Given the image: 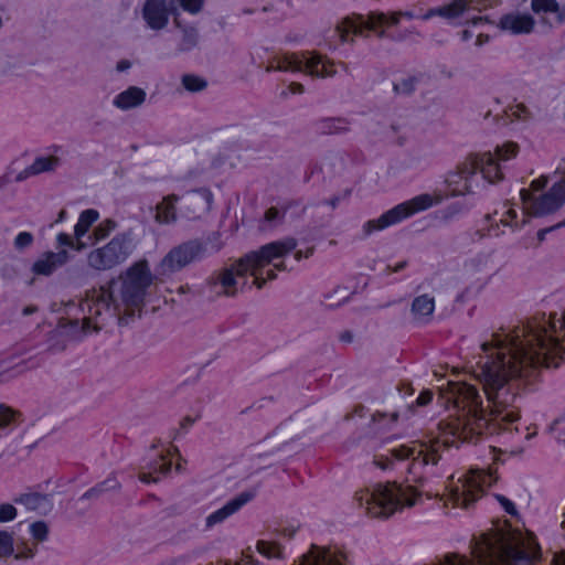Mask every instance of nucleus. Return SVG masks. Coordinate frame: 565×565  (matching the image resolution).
I'll list each match as a JSON object with an SVG mask.
<instances>
[{
  "instance_id": "obj_23",
  "label": "nucleus",
  "mask_w": 565,
  "mask_h": 565,
  "mask_svg": "<svg viewBox=\"0 0 565 565\" xmlns=\"http://www.w3.org/2000/svg\"><path fill=\"white\" fill-rule=\"evenodd\" d=\"M145 99L146 92L142 88L130 86L115 97L114 105L121 110H128L143 104Z\"/></svg>"
},
{
  "instance_id": "obj_25",
  "label": "nucleus",
  "mask_w": 565,
  "mask_h": 565,
  "mask_svg": "<svg viewBox=\"0 0 565 565\" xmlns=\"http://www.w3.org/2000/svg\"><path fill=\"white\" fill-rule=\"evenodd\" d=\"M477 171H480V154L477 153L469 154L466 160L458 166L452 177H461L466 181L465 191L460 192V194L472 192L468 181Z\"/></svg>"
},
{
  "instance_id": "obj_58",
  "label": "nucleus",
  "mask_w": 565,
  "mask_h": 565,
  "mask_svg": "<svg viewBox=\"0 0 565 565\" xmlns=\"http://www.w3.org/2000/svg\"><path fill=\"white\" fill-rule=\"evenodd\" d=\"M489 42V35L487 34H479L476 40L477 46H482L483 44Z\"/></svg>"
},
{
  "instance_id": "obj_9",
  "label": "nucleus",
  "mask_w": 565,
  "mask_h": 565,
  "mask_svg": "<svg viewBox=\"0 0 565 565\" xmlns=\"http://www.w3.org/2000/svg\"><path fill=\"white\" fill-rule=\"evenodd\" d=\"M433 205L434 199L431 195H417L407 202L396 205L382 214L379 218L366 222L363 226V232L365 235H370L374 231L384 230L387 226L396 224L417 212L425 211Z\"/></svg>"
},
{
  "instance_id": "obj_36",
  "label": "nucleus",
  "mask_w": 565,
  "mask_h": 565,
  "mask_svg": "<svg viewBox=\"0 0 565 565\" xmlns=\"http://www.w3.org/2000/svg\"><path fill=\"white\" fill-rule=\"evenodd\" d=\"M532 10L537 13H555L558 11V3L556 0H532Z\"/></svg>"
},
{
  "instance_id": "obj_30",
  "label": "nucleus",
  "mask_w": 565,
  "mask_h": 565,
  "mask_svg": "<svg viewBox=\"0 0 565 565\" xmlns=\"http://www.w3.org/2000/svg\"><path fill=\"white\" fill-rule=\"evenodd\" d=\"M60 164V158L55 156L50 157H39L31 164V169L34 175H38L43 172H52Z\"/></svg>"
},
{
  "instance_id": "obj_55",
  "label": "nucleus",
  "mask_w": 565,
  "mask_h": 565,
  "mask_svg": "<svg viewBox=\"0 0 565 565\" xmlns=\"http://www.w3.org/2000/svg\"><path fill=\"white\" fill-rule=\"evenodd\" d=\"M183 561V557H168L160 562L158 565H180Z\"/></svg>"
},
{
  "instance_id": "obj_27",
  "label": "nucleus",
  "mask_w": 565,
  "mask_h": 565,
  "mask_svg": "<svg viewBox=\"0 0 565 565\" xmlns=\"http://www.w3.org/2000/svg\"><path fill=\"white\" fill-rule=\"evenodd\" d=\"M121 489V483L118 481L117 477L111 473L108 478H106L104 481L97 483L92 489L87 490L83 494V499H93L97 498L100 494L105 492H117Z\"/></svg>"
},
{
  "instance_id": "obj_41",
  "label": "nucleus",
  "mask_w": 565,
  "mask_h": 565,
  "mask_svg": "<svg viewBox=\"0 0 565 565\" xmlns=\"http://www.w3.org/2000/svg\"><path fill=\"white\" fill-rule=\"evenodd\" d=\"M34 242V237L30 232H21L19 233L13 242L14 248L17 250H23L30 247Z\"/></svg>"
},
{
  "instance_id": "obj_1",
  "label": "nucleus",
  "mask_w": 565,
  "mask_h": 565,
  "mask_svg": "<svg viewBox=\"0 0 565 565\" xmlns=\"http://www.w3.org/2000/svg\"><path fill=\"white\" fill-rule=\"evenodd\" d=\"M565 338V311L546 316L540 313L518 327L511 333L501 337L493 334L492 342L481 345L482 353L477 355L471 373L482 385L489 403L482 407L478 390L466 383L448 382L447 390L440 393L447 402L467 413L461 417L441 420L438 424L439 435L429 446L420 449L411 448V473L416 476L418 469L428 463L437 465L439 449L449 448L456 438L461 441L475 443L483 434H495L504 425L519 419L514 406L516 395L511 391L509 381L513 377L531 379L541 366L557 367L554 360L565 353L562 339ZM413 481L423 484L422 476Z\"/></svg>"
},
{
  "instance_id": "obj_62",
  "label": "nucleus",
  "mask_w": 565,
  "mask_h": 565,
  "mask_svg": "<svg viewBox=\"0 0 565 565\" xmlns=\"http://www.w3.org/2000/svg\"><path fill=\"white\" fill-rule=\"evenodd\" d=\"M275 270H276V269H275V268H273V269H268V270L266 271V277H263V278L265 279V282H266L267 280H274V279H276L277 275H276V271H275Z\"/></svg>"
},
{
  "instance_id": "obj_42",
  "label": "nucleus",
  "mask_w": 565,
  "mask_h": 565,
  "mask_svg": "<svg viewBox=\"0 0 565 565\" xmlns=\"http://www.w3.org/2000/svg\"><path fill=\"white\" fill-rule=\"evenodd\" d=\"M36 552V544L33 545V547L29 546L28 544L23 543L18 546V552L14 555L15 559H30L35 555Z\"/></svg>"
},
{
  "instance_id": "obj_35",
  "label": "nucleus",
  "mask_w": 565,
  "mask_h": 565,
  "mask_svg": "<svg viewBox=\"0 0 565 565\" xmlns=\"http://www.w3.org/2000/svg\"><path fill=\"white\" fill-rule=\"evenodd\" d=\"M416 77L408 76L393 84V90L397 95H411L416 87Z\"/></svg>"
},
{
  "instance_id": "obj_14",
  "label": "nucleus",
  "mask_w": 565,
  "mask_h": 565,
  "mask_svg": "<svg viewBox=\"0 0 565 565\" xmlns=\"http://www.w3.org/2000/svg\"><path fill=\"white\" fill-rule=\"evenodd\" d=\"M213 202V194L209 189L201 188L186 192L182 198L180 215L190 221H196L206 215Z\"/></svg>"
},
{
  "instance_id": "obj_57",
  "label": "nucleus",
  "mask_w": 565,
  "mask_h": 565,
  "mask_svg": "<svg viewBox=\"0 0 565 565\" xmlns=\"http://www.w3.org/2000/svg\"><path fill=\"white\" fill-rule=\"evenodd\" d=\"M289 89L292 94H301L303 93V86L299 83H291L289 85Z\"/></svg>"
},
{
  "instance_id": "obj_21",
  "label": "nucleus",
  "mask_w": 565,
  "mask_h": 565,
  "mask_svg": "<svg viewBox=\"0 0 565 565\" xmlns=\"http://www.w3.org/2000/svg\"><path fill=\"white\" fill-rule=\"evenodd\" d=\"M179 196L177 194H169L162 198V200L156 206L154 220L159 224H172L178 220L177 203Z\"/></svg>"
},
{
  "instance_id": "obj_18",
  "label": "nucleus",
  "mask_w": 565,
  "mask_h": 565,
  "mask_svg": "<svg viewBox=\"0 0 565 565\" xmlns=\"http://www.w3.org/2000/svg\"><path fill=\"white\" fill-rule=\"evenodd\" d=\"M481 0H452L450 3L433 8L425 18L441 17L447 20L459 18L469 8L480 10Z\"/></svg>"
},
{
  "instance_id": "obj_17",
  "label": "nucleus",
  "mask_w": 565,
  "mask_h": 565,
  "mask_svg": "<svg viewBox=\"0 0 565 565\" xmlns=\"http://www.w3.org/2000/svg\"><path fill=\"white\" fill-rule=\"evenodd\" d=\"M68 260V253L62 249L57 253L45 252L32 265V273L38 276H50L58 267L66 264Z\"/></svg>"
},
{
  "instance_id": "obj_40",
  "label": "nucleus",
  "mask_w": 565,
  "mask_h": 565,
  "mask_svg": "<svg viewBox=\"0 0 565 565\" xmlns=\"http://www.w3.org/2000/svg\"><path fill=\"white\" fill-rule=\"evenodd\" d=\"M30 531L34 540L44 542L49 535V526L43 521L34 522L30 525Z\"/></svg>"
},
{
  "instance_id": "obj_24",
  "label": "nucleus",
  "mask_w": 565,
  "mask_h": 565,
  "mask_svg": "<svg viewBox=\"0 0 565 565\" xmlns=\"http://www.w3.org/2000/svg\"><path fill=\"white\" fill-rule=\"evenodd\" d=\"M435 310V300L428 295H422L414 299L412 313L417 322H428Z\"/></svg>"
},
{
  "instance_id": "obj_59",
  "label": "nucleus",
  "mask_w": 565,
  "mask_h": 565,
  "mask_svg": "<svg viewBox=\"0 0 565 565\" xmlns=\"http://www.w3.org/2000/svg\"><path fill=\"white\" fill-rule=\"evenodd\" d=\"M130 67V62L129 61H126V60H122L120 61L118 64H117V70L119 72H122V71H126Z\"/></svg>"
},
{
  "instance_id": "obj_19",
  "label": "nucleus",
  "mask_w": 565,
  "mask_h": 565,
  "mask_svg": "<svg viewBox=\"0 0 565 565\" xmlns=\"http://www.w3.org/2000/svg\"><path fill=\"white\" fill-rule=\"evenodd\" d=\"M253 498L252 493L242 492L237 497L230 500L224 507L217 511L211 513L206 518V527H212L218 523H222L228 516L237 512L243 505H245Z\"/></svg>"
},
{
  "instance_id": "obj_64",
  "label": "nucleus",
  "mask_w": 565,
  "mask_h": 565,
  "mask_svg": "<svg viewBox=\"0 0 565 565\" xmlns=\"http://www.w3.org/2000/svg\"><path fill=\"white\" fill-rule=\"evenodd\" d=\"M36 311H38V307H36V306H26V307L23 309L22 313H23L24 316H29V315H32V313H34V312H36Z\"/></svg>"
},
{
  "instance_id": "obj_28",
  "label": "nucleus",
  "mask_w": 565,
  "mask_h": 565,
  "mask_svg": "<svg viewBox=\"0 0 565 565\" xmlns=\"http://www.w3.org/2000/svg\"><path fill=\"white\" fill-rule=\"evenodd\" d=\"M175 26L182 31V39L179 50L182 52L190 51L198 45L199 33L193 26H182L180 20L175 17L173 20Z\"/></svg>"
},
{
  "instance_id": "obj_60",
  "label": "nucleus",
  "mask_w": 565,
  "mask_h": 565,
  "mask_svg": "<svg viewBox=\"0 0 565 565\" xmlns=\"http://www.w3.org/2000/svg\"><path fill=\"white\" fill-rule=\"evenodd\" d=\"M193 422L194 420L188 416L182 419V422L180 423V426H181V428L185 429V428L192 426Z\"/></svg>"
},
{
  "instance_id": "obj_6",
  "label": "nucleus",
  "mask_w": 565,
  "mask_h": 565,
  "mask_svg": "<svg viewBox=\"0 0 565 565\" xmlns=\"http://www.w3.org/2000/svg\"><path fill=\"white\" fill-rule=\"evenodd\" d=\"M276 66L267 67V71H298L316 77H331L335 74L333 63L316 52L291 53L277 57Z\"/></svg>"
},
{
  "instance_id": "obj_50",
  "label": "nucleus",
  "mask_w": 565,
  "mask_h": 565,
  "mask_svg": "<svg viewBox=\"0 0 565 565\" xmlns=\"http://www.w3.org/2000/svg\"><path fill=\"white\" fill-rule=\"evenodd\" d=\"M57 243L62 246H68V247H72L74 246V241L73 238L68 235V234H65V233H60L57 235Z\"/></svg>"
},
{
  "instance_id": "obj_44",
  "label": "nucleus",
  "mask_w": 565,
  "mask_h": 565,
  "mask_svg": "<svg viewBox=\"0 0 565 565\" xmlns=\"http://www.w3.org/2000/svg\"><path fill=\"white\" fill-rule=\"evenodd\" d=\"M179 2L185 11L192 14L200 12L203 6V0H179Z\"/></svg>"
},
{
  "instance_id": "obj_12",
  "label": "nucleus",
  "mask_w": 565,
  "mask_h": 565,
  "mask_svg": "<svg viewBox=\"0 0 565 565\" xmlns=\"http://www.w3.org/2000/svg\"><path fill=\"white\" fill-rule=\"evenodd\" d=\"M519 152V146L515 142L508 141L495 148L494 154L491 152L480 153V172L489 183H495L503 179L498 160L507 161L514 158Z\"/></svg>"
},
{
  "instance_id": "obj_43",
  "label": "nucleus",
  "mask_w": 565,
  "mask_h": 565,
  "mask_svg": "<svg viewBox=\"0 0 565 565\" xmlns=\"http://www.w3.org/2000/svg\"><path fill=\"white\" fill-rule=\"evenodd\" d=\"M17 516V509L10 503L0 504V523L12 521Z\"/></svg>"
},
{
  "instance_id": "obj_51",
  "label": "nucleus",
  "mask_w": 565,
  "mask_h": 565,
  "mask_svg": "<svg viewBox=\"0 0 565 565\" xmlns=\"http://www.w3.org/2000/svg\"><path fill=\"white\" fill-rule=\"evenodd\" d=\"M547 184V178L546 177H541L536 180H533L531 182V189L534 190V191H540L542 190L543 188H545Z\"/></svg>"
},
{
  "instance_id": "obj_4",
  "label": "nucleus",
  "mask_w": 565,
  "mask_h": 565,
  "mask_svg": "<svg viewBox=\"0 0 565 565\" xmlns=\"http://www.w3.org/2000/svg\"><path fill=\"white\" fill-rule=\"evenodd\" d=\"M119 287L110 282V288L116 291L117 298L127 317H132L145 302L148 288L153 281V276L146 260H140L130 266L119 276Z\"/></svg>"
},
{
  "instance_id": "obj_61",
  "label": "nucleus",
  "mask_w": 565,
  "mask_h": 565,
  "mask_svg": "<svg viewBox=\"0 0 565 565\" xmlns=\"http://www.w3.org/2000/svg\"><path fill=\"white\" fill-rule=\"evenodd\" d=\"M269 265H273L274 268L276 270H279V271H285L287 270V266L284 262H279V263H275V260L273 263H270Z\"/></svg>"
},
{
  "instance_id": "obj_15",
  "label": "nucleus",
  "mask_w": 565,
  "mask_h": 565,
  "mask_svg": "<svg viewBox=\"0 0 565 565\" xmlns=\"http://www.w3.org/2000/svg\"><path fill=\"white\" fill-rule=\"evenodd\" d=\"M172 7L167 0H146L142 7V18L151 30H162L168 25Z\"/></svg>"
},
{
  "instance_id": "obj_2",
  "label": "nucleus",
  "mask_w": 565,
  "mask_h": 565,
  "mask_svg": "<svg viewBox=\"0 0 565 565\" xmlns=\"http://www.w3.org/2000/svg\"><path fill=\"white\" fill-rule=\"evenodd\" d=\"M297 245L296 238L286 237L281 241L268 243L237 259L231 267L223 269L216 278V281L223 288V295L234 297L243 290L247 284V275L253 276V285L262 289L265 286L263 269L274 259L287 256Z\"/></svg>"
},
{
  "instance_id": "obj_56",
  "label": "nucleus",
  "mask_w": 565,
  "mask_h": 565,
  "mask_svg": "<svg viewBox=\"0 0 565 565\" xmlns=\"http://www.w3.org/2000/svg\"><path fill=\"white\" fill-rule=\"evenodd\" d=\"M556 13V20L558 23L565 22V4L563 7L558 6V11H555Z\"/></svg>"
},
{
  "instance_id": "obj_8",
  "label": "nucleus",
  "mask_w": 565,
  "mask_h": 565,
  "mask_svg": "<svg viewBox=\"0 0 565 565\" xmlns=\"http://www.w3.org/2000/svg\"><path fill=\"white\" fill-rule=\"evenodd\" d=\"M206 253V247L200 239H190L183 242L172 249L161 259L157 267L159 276H169L177 273L188 265L201 260Z\"/></svg>"
},
{
  "instance_id": "obj_39",
  "label": "nucleus",
  "mask_w": 565,
  "mask_h": 565,
  "mask_svg": "<svg viewBox=\"0 0 565 565\" xmlns=\"http://www.w3.org/2000/svg\"><path fill=\"white\" fill-rule=\"evenodd\" d=\"M13 536L12 534L0 531V557L11 555L13 553Z\"/></svg>"
},
{
  "instance_id": "obj_3",
  "label": "nucleus",
  "mask_w": 565,
  "mask_h": 565,
  "mask_svg": "<svg viewBox=\"0 0 565 565\" xmlns=\"http://www.w3.org/2000/svg\"><path fill=\"white\" fill-rule=\"evenodd\" d=\"M420 492L413 486L396 482L377 484L372 491L362 490L355 493L359 505H366V512L373 518H388L404 508H412L420 498Z\"/></svg>"
},
{
  "instance_id": "obj_10",
  "label": "nucleus",
  "mask_w": 565,
  "mask_h": 565,
  "mask_svg": "<svg viewBox=\"0 0 565 565\" xmlns=\"http://www.w3.org/2000/svg\"><path fill=\"white\" fill-rule=\"evenodd\" d=\"M520 196L527 216L541 217L556 212L565 203V181L555 183L548 192L533 199L529 190L522 189Z\"/></svg>"
},
{
  "instance_id": "obj_49",
  "label": "nucleus",
  "mask_w": 565,
  "mask_h": 565,
  "mask_svg": "<svg viewBox=\"0 0 565 565\" xmlns=\"http://www.w3.org/2000/svg\"><path fill=\"white\" fill-rule=\"evenodd\" d=\"M431 398H433V393L430 391H424L417 397L416 403L418 406H425L428 403H430Z\"/></svg>"
},
{
  "instance_id": "obj_32",
  "label": "nucleus",
  "mask_w": 565,
  "mask_h": 565,
  "mask_svg": "<svg viewBox=\"0 0 565 565\" xmlns=\"http://www.w3.org/2000/svg\"><path fill=\"white\" fill-rule=\"evenodd\" d=\"M349 296L350 294L347 287L338 286L324 296L326 305L330 308H335L345 302Z\"/></svg>"
},
{
  "instance_id": "obj_45",
  "label": "nucleus",
  "mask_w": 565,
  "mask_h": 565,
  "mask_svg": "<svg viewBox=\"0 0 565 565\" xmlns=\"http://www.w3.org/2000/svg\"><path fill=\"white\" fill-rule=\"evenodd\" d=\"M13 414L12 409L0 405V428L6 427L12 420Z\"/></svg>"
},
{
  "instance_id": "obj_16",
  "label": "nucleus",
  "mask_w": 565,
  "mask_h": 565,
  "mask_svg": "<svg viewBox=\"0 0 565 565\" xmlns=\"http://www.w3.org/2000/svg\"><path fill=\"white\" fill-rule=\"evenodd\" d=\"M92 331V323L86 317L82 324L78 320H62L57 328L51 332V341L57 339H67L68 342L78 341Z\"/></svg>"
},
{
  "instance_id": "obj_22",
  "label": "nucleus",
  "mask_w": 565,
  "mask_h": 565,
  "mask_svg": "<svg viewBox=\"0 0 565 565\" xmlns=\"http://www.w3.org/2000/svg\"><path fill=\"white\" fill-rule=\"evenodd\" d=\"M14 502L30 511H36L39 513H46L52 509L50 495L40 492L22 493L14 499Z\"/></svg>"
},
{
  "instance_id": "obj_52",
  "label": "nucleus",
  "mask_w": 565,
  "mask_h": 565,
  "mask_svg": "<svg viewBox=\"0 0 565 565\" xmlns=\"http://www.w3.org/2000/svg\"><path fill=\"white\" fill-rule=\"evenodd\" d=\"M32 169H31V166H29L28 168H25L24 170H22L20 173H18V175L15 177V181L17 182H22L24 181L25 179H28L29 177H32L34 175L33 172H31Z\"/></svg>"
},
{
  "instance_id": "obj_54",
  "label": "nucleus",
  "mask_w": 565,
  "mask_h": 565,
  "mask_svg": "<svg viewBox=\"0 0 565 565\" xmlns=\"http://www.w3.org/2000/svg\"><path fill=\"white\" fill-rule=\"evenodd\" d=\"M563 226H565V217H564V221H562L561 223H558V224H556V225H554L552 227H548V228L540 231L539 232V239L543 241L546 233H548V232H551V231H553L555 228H561Z\"/></svg>"
},
{
  "instance_id": "obj_7",
  "label": "nucleus",
  "mask_w": 565,
  "mask_h": 565,
  "mask_svg": "<svg viewBox=\"0 0 565 565\" xmlns=\"http://www.w3.org/2000/svg\"><path fill=\"white\" fill-rule=\"evenodd\" d=\"M134 246L128 234H117L106 245L90 250L87 264L90 268L105 271L126 262L132 253Z\"/></svg>"
},
{
  "instance_id": "obj_20",
  "label": "nucleus",
  "mask_w": 565,
  "mask_h": 565,
  "mask_svg": "<svg viewBox=\"0 0 565 565\" xmlns=\"http://www.w3.org/2000/svg\"><path fill=\"white\" fill-rule=\"evenodd\" d=\"M535 21L530 14L509 13L499 21V28L513 34L530 33Z\"/></svg>"
},
{
  "instance_id": "obj_37",
  "label": "nucleus",
  "mask_w": 565,
  "mask_h": 565,
  "mask_svg": "<svg viewBox=\"0 0 565 565\" xmlns=\"http://www.w3.org/2000/svg\"><path fill=\"white\" fill-rule=\"evenodd\" d=\"M257 550L268 558H279L281 555L280 546L273 542L259 541L257 543Z\"/></svg>"
},
{
  "instance_id": "obj_47",
  "label": "nucleus",
  "mask_w": 565,
  "mask_h": 565,
  "mask_svg": "<svg viewBox=\"0 0 565 565\" xmlns=\"http://www.w3.org/2000/svg\"><path fill=\"white\" fill-rule=\"evenodd\" d=\"M497 499L499 500L501 505L504 508L505 512H508L509 514H512V515H514L516 513L514 504L509 499H507L503 495H497Z\"/></svg>"
},
{
  "instance_id": "obj_53",
  "label": "nucleus",
  "mask_w": 565,
  "mask_h": 565,
  "mask_svg": "<svg viewBox=\"0 0 565 565\" xmlns=\"http://www.w3.org/2000/svg\"><path fill=\"white\" fill-rule=\"evenodd\" d=\"M152 473L153 472L151 470H149L148 472H140L139 473L140 481L147 482V483L148 482H158V478H153Z\"/></svg>"
},
{
  "instance_id": "obj_46",
  "label": "nucleus",
  "mask_w": 565,
  "mask_h": 565,
  "mask_svg": "<svg viewBox=\"0 0 565 565\" xmlns=\"http://www.w3.org/2000/svg\"><path fill=\"white\" fill-rule=\"evenodd\" d=\"M70 342L67 339H57L54 341H51V337L49 338V350L52 352H60L66 349L67 344Z\"/></svg>"
},
{
  "instance_id": "obj_5",
  "label": "nucleus",
  "mask_w": 565,
  "mask_h": 565,
  "mask_svg": "<svg viewBox=\"0 0 565 565\" xmlns=\"http://www.w3.org/2000/svg\"><path fill=\"white\" fill-rule=\"evenodd\" d=\"M82 310L87 312L86 318L93 323V331L98 332L108 321L117 319L125 321L124 308L117 298L115 290L107 291L104 288L93 289L82 302Z\"/></svg>"
},
{
  "instance_id": "obj_38",
  "label": "nucleus",
  "mask_w": 565,
  "mask_h": 565,
  "mask_svg": "<svg viewBox=\"0 0 565 565\" xmlns=\"http://www.w3.org/2000/svg\"><path fill=\"white\" fill-rule=\"evenodd\" d=\"M147 468L153 473L168 475L171 470V461L166 460V457L160 455L156 460L150 462Z\"/></svg>"
},
{
  "instance_id": "obj_33",
  "label": "nucleus",
  "mask_w": 565,
  "mask_h": 565,
  "mask_svg": "<svg viewBox=\"0 0 565 565\" xmlns=\"http://www.w3.org/2000/svg\"><path fill=\"white\" fill-rule=\"evenodd\" d=\"M505 117H511V121L527 119L530 117V111L524 104H518L505 109L501 117H497V121L504 119Z\"/></svg>"
},
{
  "instance_id": "obj_34",
  "label": "nucleus",
  "mask_w": 565,
  "mask_h": 565,
  "mask_svg": "<svg viewBox=\"0 0 565 565\" xmlns=\"http://www.w3.org/2000/svg\"><path fill=\"white\" fill-rule=\"evenodd\" d=\"M117 224L113 220H105L103 221L93 232V238L92 244H95L98 241H102L109 236V234L115 231Z\"/></svg>"
},
{
  "instance_id": "obj_48",
  "label": "nucleus",
  "mask_w": 565,
  "mask_h": 565,
  "mask_svg": "<svg viewBox=\"0 0 565 565\" xmlns=\"http://www.w3.org/2000/svg\"><path fill=\"white\" fill-rule=\"evenodd\" d=\"M282 216H284V214H281L278 209L270 207L266 211L264 218L266 222L270 223L275 220L282 218Z\"/></svg>"
},
{
  "instance_id": "obj_11",
  "label": "nucleus",
  "mask_w": 565,
  "mask_h": 565,
  "mask_svg": "<svg viewBox=\"0 0 565 565\" xmlns=\"http://www.w3.org/2000/svg\"><path fill=\"white\" fill-rule=\"evenodd\" d=\"M495 481L491 472L484 470H471L469 476L450 491V501L456 505L468 509L483 492L484 487H490Z\"/></svg>"
},
{
  "instance_id": "obj_31",
  "label": "nucleus",
  "mask_w": 565,
  "mask_h": 565,
  "mask_svg": "<svg viewBox=\"0 0 565 565\" xmlns=\"http://www.w3.org/2000/svg\"><path fill=\"white\" fill-rule=\"evenodd\" d=\"M181 84L190 93H199L207 87L206 79L194 74H184L181 77Z\"/></svg>"
},
{
  "instance_id": "obj_26",
  "label": "nucleus",
  "mask_w": 565,
  "mask_h": 565,
  "mask_svg": "<svg viewBox=\"0 0 565 565\" xmlns=\"http://www.w3.org/2000/svg\"><path fill=\"white\" fill-rule=\"evenodd\" d=\"M318 129L323 135L345 134L350 131V121L343 117H328L318 121Z\"/></svg>"
},
{
  "instance_id": "obj_63",
  "label": "nucleus",
  "mask_w": 565,
  "mask_h": 565,
  "mask_svg": "<svg viewBox=\"0 0 565 565\" xmlns=\"http://www.w3.org/2000/svg\"><path fill=\"white\" fill-rule=\"evenodd\" d=\"M73 248L76 250H82V249L86 248V243L82 242V238H76V242H74Z\"/></svg>"
},
{
  "instance_id": "obj_29",
  "label": "nucleus",
  "mask_w": 565,
  "mask_h": 565,
  "mask_svg": "<svg viewBox=\"0 0 565 565\" xmlns=\"http://www.w3.org/2000/svg\"><path fill=\"white\" fill-rule=\"evenodd\" d=\"M98 216L99 214L96 210L89 209L83 211L74 227L75 238H82L88 232L93 223L98 220Z\"/></svg>"
},
{
  "instance_id": "obj_13",
  "label": "nucleus",
  "mask_w": 565,
  "mask_h": 565,
  "mask_svg": "<svg viewBox=\"0 0 565 565\" xmlns=\"http://www.w3.org/2000/svg\"><path fill=\"white\" fill-rule=\"evenodd\" d=\"M397 21V18H387L384 13L379 12H371L366 20L361 14H353L352 17L344 18L337 25V32L344 42L349 33L362 35L364 30L376 31L379 25L396 24Z\"/></svg>"
}]
</instances>
